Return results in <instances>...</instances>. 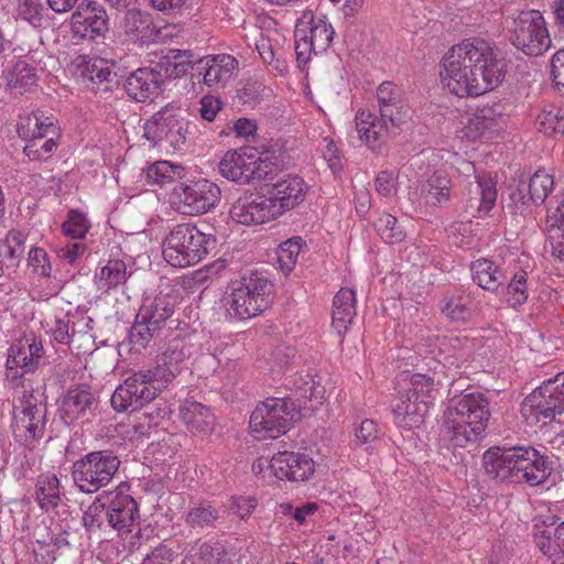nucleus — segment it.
I'll return each mask as SVG.
<instances>
[{"label": "nucleus", "instance_id": "2f4dec72", "mask_svg": "<svg viewBox=\"0 0 564 564\" xmlns=\"http://www.w3.org/2000/svg\"><path fill=\"white\" fill-rule=\"evenodd\" d=\"M185 352L178 345L169 347L158 361L156 366L150 369L165 388L172 382L182 370L185 361Z\"/></svg>", "mask_w": 564, "mask_h": 564}, {"label": "nucleus", "instance_id": "ea45409f", "mask_svg": "<svg viewBox=\"0 0 564 564\" xmlns=\"http://www.w3.org/2000/svg\"><path fill=\"white\" fill-rule=\"evenodd\" d=\"M557 528L535 533V544L552 564H564V542L557 538Z\"/></svg>", "mask_w": 564, "mask_h": 564}, {"label": "nucleus", "instance_id": "6e6d98bb", "mask_svg": "<svg viewBox=\"0 0 564 564\" xmlns=\"http://www.w3.org/2000/svg\"><path fill=\"white\" fill-rule=\"evenodd\" d=\"M184 547L180 543L175 546L171 544H160L148 554L143 564H171L173 560L184 552Z\"/></svg>", "mask_w": 564, "mask_h": 564}, {"label": "nucleus", "instance_id": "6ab92c4d", "mask_svg": "<svg viewBox=\"0 0 564 564\" xmlns=\"http://www.w3.org/2000/svg\"><path fill=\"white\" fill-rule=\"evenodd\" d=\"M305 188L304 181L297 175H284L274 183L264 185V191L274 204L279 217L304 202Z\"/></svg>", "mask_w": 564, "mask_h": 564}, {"label": "nucleus", "instance_id": "1a4fd4ad", "mask_svg": "<svg viewBox=\"0 0 564 564\" xmlns=\"http://www.w3.org/2000/svg\"><path fill=\"white\" fill-rule=\"evenodd\" d=\"M165 387L150 369L140 370L129 376L119 384L111 395V406L115 411L134 412L154 400Z\"/></svg>", "mask_w": 564, "mask_h": 564}, {"label": "nucleus", "instance_id": "cd10ccee", "mask_svg": "<svg viewBox=\"0 0 564 564\" xmlns=\"http://www.w3.org/2000/svg\"><path fill=\"white\" fill-rule=\"evenodd\" d=\"M96 403V398L87 384H78L67 390L62 400L63 417L69 422L86 415Z\"/></svg>", "mask_w": 564, "mask_h": 564}, {"label": "nucleus", "instance_id": "58836bf2", "mask_svg": "<svg viewBox=\"0 0 564 564\" xmlns=\"http://www.w3.org/2000/svg\"><path fill=\"white\" fill-rule=\"evenodd\" d=\"M536 129L547 137L564 134V108L550 106L544 108L535 119Z\"/></svg>", "mask_w": 564, "mask_h": 564}, {"label": "nucleus", "instance_id": "7ed1b4c3", "mask_svg": "<svg viewBox=\"0 0 564 564\" xmlns=\"http://www.w3.org/2000/svg\"><path fill=\"white\" fill-rule=\"evenodd\" d=\"M176 296L160 293L153 299H145L139 308L129 332L132 349L140 350L150 343L162 340L173 328Z\"/></svg>", "mask_w": 564, "mask_h": 564}, {"label": "nucleus", "instance_id": "09e8293b", "mask_svg": "<svg viewBox=\"0 0 564 564\" xmlns=\"http://www.w3.org/2000/svg\"><path fill=\"white\" fill-rule=\"evenodd\" d=\"M378 235L387 243H397L403 240L405 234L398 220L391 214L380 215L373 224Z\"/></svg>", "mask_w": 564, "mask_h": 564}, {"label": "nucleus", "instance_id": "72a5a7b5", "mask_svg": "<svg viewBox=\"0 0 564 564\" xmlns=\"http://www.w3.org/2000/svg\"><path fill=\"white\" fill-rule=\"evenodd\" d=\"M180 416L192 432H208L214 425V415L210 410L196 401H186L180 408Z\"/></svg>", "mask_w": 564, "mask_h": 564}, {"label": "nucleus", "instance_id": "e2e57ef3", "mask_svg": "<svg viewBox=\"0 0 564 564\" xmlns=\"http://www.w3.org/2000/svg\"><path fill=\"white\" fill-rule=\"evenodd\" d=\"M42 10L41 0H20L18 7L19 17L32 24L41 20Z\"/></svg>", "mask_w": 564, "mask_h": 564}, {"label": "nucleus", "instance_id": "aec40b11", "mask_svg": "<svg viewBox=\"0 0 564 564\" xmlns=\"http://www.w3.org/2000/svg\"><path fill=\"white\" fill-rule=\"evenodd\" d=\"M123 86L127 95L137 102L153 100L164 90L162 74L156 64L151 67H140L130 73Z\"/></svg>", "mask_w": 564, "mask_h": 564}, {"label": "nucleus", "instance_id": "a19ab883", "mask_svg": "<svg viewBox=\"0 0 564 564\" xmlns=\"http://www.w3.org/2000/svg\"><path fill=\"white\" fill-rule=\"evenodd\" d=\"M24 235L21 231L11 230L7 237L0 241V261L7 268L18 267L24 253Z\"/></svg>", "mask_w": 564, "mask_h": 564}, {"label": "nucleus", "instance_id": "a211bd4d", "mask_svg": "<svg viewBox=\"0 0 564 564\" xmlns=\"http://www.w3.org/2000/svg\"><path fill=\"white\" fill-rule=\"evenodd\" d=\"M512 466V484L525 482L530 486H538L543 484L550 475L546 458L531 446L516 447Z\"/></svg>", "mask_w": 564, "mask_h": 564}, {"label": "nucleus", "instance_id": "bb28decb", "mask_svg": "<svg viewBox=\"0 0 564 564\" xmlns=\"http://www.w3.org/2000/svg\"><path fill=\"white\" fill-rule=\"evenodd\" d=\"M516 447H491L482 456V465L486 474L500 481L512 484V474Z\"/></svg>", "mask_w": 564, "mask_h": 564}, {"label": "nucleus", "instance_id": "338daca9", "mask_svg": "<svg viewBox=\"0 0 564 564\" xmlns=\"http://www.w3.org/2000/svg\"><path fill=\"white\" fill-rule=\"evenodd\" d=\"M214 549L209 544H202L199 547L192 546L186 554L183 564H208L213 557Z\"/></svg>", "mask_w": 564, "mask_h": 564}, {"label": "nucleus", "instance_id": "9d476101", "mask_svg": "<svg viewBox=\"0 0 564 564\" xmlns=\"http://www.w3.org/2000/svg\"><path fill=\"white\" fill-rule=\"evenodd\" d=\"M508 29L511 44L528 56H540L551 46L545 20L538 10L519 12Z\"/></svg>", "mask_w": 564, "mask_h": 564}, {"label": "nucleus", "instance_id": "c9c22d12", "mask_svg": "<svg viewBox=\"0 0 564 564\" xmlns=\"http://www.w3.org/2000/svg\"><path fill=\"white\" fill-rule=\"evenodd\" d=\"M35 499L44 511L55 509L61 503L59 479L54 474L39 476L35 484Z\"/></svg>", "mask_w": 564, "mask_h": 564}, {"label": "nucleus", "instance_id": "f3484780", "mask_svg": "<svg viewBox=\"0 0 564 564\" xmlns=\"http://www.w3.org/2000/svg\"><path fill=\"white\" fill-rule=\"evenodd\" d=\"M77 67L85 86L102 98H108L119 86L112 65L104 58L84 56L80 57Z\"/></svg>", "mask_w": 564, "mask_h": 564}, {"label": "nucleus", "instance_id": "412c9836", "mask_svg": "<svg viewBox=\"0 0 564 564\" xmlns=\"http://www.w3.org/2000/svg\"><path fill=\"white\" fill-rule=\"evenodd\" d=\"M107 522L119 533H130L140 514L137 501L120 491H106Z\"/></svg>", "mask_w": 564, "mask_h": 564}, {"label": "nucleus", "instance_id": "423d86ee", "mask_svg": "<svg viewBox=\"0 0 564 564\" xmlns=\"http://www.w3.org/2000/svg\"><path fill=\"white\" fill-rule=\"evenodd\" d=\"M301 400L269 398L253 410L249 424L259 438H276L301 420Z\"/></svg>", "mask_w": 564, "mask_h": 564}, {"label": "nucleus", "instance_id": "a18cd8bd", "mask_svg": "<svg viewBox=\"0 0 564 564\" xmlns=\"http://www.w3.org/2000/svg\"><path fill=\"white\" fill-rule=\"evenodd\" d=\"M184 169L180 165H173L167 161H158L151 164L147 171V181L149 184L165 185L182 178Z\"/></svg>", "mask_w": 564, "mask_h": 564}, {"label": "nucleus", "instance_id": "b1692460", "mask_svg": "<svg viewBox=\"0 0 564 564\" xmlns=\"http://www.w3.org/2000/svg\"><path fill=\"white\" fill-rule=\"evenodd\" d=\"M238 61L228 54L206 56L195 63V69L203 75L207 86L226 84L234 75Z\"/></svg>", "mask_w": 564, "mask_h": 564}, {"label": "nucleus", "instance_id": "37998d69", "mask_svg": "<svg viewBox=\"0 0 564 564\" xmlns=\"http://www.w3.org/2000/svg\"><path fill=\"white\" fill-rule=\"evenodd\" d=\"M305 24L307 25L308 37L317 52H325L333 42L335 34L332 24L326 21V17L312 18L311 22Z\"/></svg>", "mask_w": 564, "mask_h": 564}, {"label": "nucleus", "instance_id": "39448f33", "mask_svg": "<svg viewBox=\"0 0 564 564\" xmlns=\"http://www.w3.org/2000/svg\"><path fill=\"white\" fill-rule=\"evenodd\" d=\"M216 239L192 223L175 225L163 240L164 260L174 268H186L202 261L215 248Z\"/></svg>", "mask_w": 564, "mask_h": 564}, {"label": "nucleus", "instance_id": "e433bc0d", "mask_svg": "<svg viewBox=\"0 0 564 564\" xmlns=\"http://www.w3.org/2000/svg\"><path fill=\"white\" fill-rule=\"evenodd\" d=\"M7 86L12 94L22 95L37 83L35 68L24 61H18L7 74Z\"/></svg>", "mask_w": 564, "mask_h": 564}, {"label": "nucleus", "instance_id": "20e7f679", "mask_svg": "<svg viewBox=\"0 0 564 564\" xmlns=\"http://www.w3.org/2000/svg\"><path fill=\"white\" fill-rule=\"evenodd\" d=\"M273 284L259 272L232 281L224 299L230 318L245 321L260 315L273 302Z\"/></svg>", "mask_w": 564, "mask_h": 564}, {"label": "nucleus", "instance_id": "f03ea898", "mask_svg": "<svg viewBox=\"0 0 564 564\" xmlns=\"http://www.w3.org/2000/svg\"><path fill=\"white\" fill-rule=\"evenodd\" d=\"M491 413L484 393L469 392L449 400L443 419V436L453 447H466L485 436Z\"/></svg>", "mask_w": 564, "mask_h": 564}, {"label": "nucleus", "instance_id": "a878e982", "mask_svg": "<svg viewBox=\"0 0 564 564\" xmlns=\"http://www.w3.org/2000/svg\"><path fill=\"white\" fill-rule=\"evenodd\" d=\"M17 132L23 140L58 135L54 118L46 116L45 112L40 109L21 115L17 123Z\"/></svg>", "mask_w": 564, "mask_h": 564}, {"label": "nucleus", "instance_id": "5fc2aeb1", "mask_svg": "<svg viewBox=\"0 0 564 564\" xmlns=\"http://www.w3.org/2000/svg\"><path fill=\"white\" fill-rule=\"evenodd\" d=\"M295 37V53L299 63H306L310 59L312 53L318 54L317 48L308 37L307 25L302 23L296 25L294 31Z\"/></svg>", "mask_w": 564, "mask_h": 564}, {"label": "nucleus", "instance_id": "774afa93", "mask_svg": "<svg viewBox=\"0 0 564 564\" xmlns=\"http://www.w3.org/2000/svg\"><path fill=\"white\" fill-rule=\"evenodd\" d=\"M551 74L558 90L564 93V48L558 50L551 59Z\"/></svg>", "mask_w": 564, "mask_h": 564}, {"label": "nucleus", "instance_id": "0e129e2a", "mask_svg": "<svg viewBox=\"0 0 564 564\" xmlns=\"http://www.w3.org/2000/svg\"><path fill=\"white\" fill-rule=\"evenodd\" d=\"M150 24L148 15L139 10H129L126 13L124 26L129 33L140 36L142 31Z\"/></svg>", "mask_w": 564, "mask_h": 564}, {"label": "nucleus", "instance_id": "864d4df0", "mask_svg": "<svg viewBox=\"0 0 564 564\" xmlns=\"http://www.w3.org/2000/svg\"><path fill=\"white\" fill-rule=\"evenodd\" d=\"M56 135H48L47 139H29V143L23 148V153L31 161H41L45 159V155H50L56 148L57 142Z\"/></svg>", "mask_w": 564, "mask_h": 564}, {"label": "nucleus", "instance_id": "680f3d73", "mask_svg": "<svg viewBox=\"0 0 564 564\" xmlns=\"http://www.w3.org/2000/svg\"><path fill=\"white\" fill-rule=\"evenodd\" d=\"M54 340L63 345H69L76 336L75 323L69 318H57L52 328Z\"/></svg>", "mask_w": 564, "mask_h": 564}, {"label": "nucleus", "instance_id": "ddd939ff", "mask_svg": "<svg viewBox=\"0 0 564 564\" xmlns=\"http://www.w3.org/2000/svg\"><path fill=\"white\" fill-rule=\"evenodd\" d=\"M46 412L45 402L36 401L32 395L26 398L22 408L14 411L12 424L14 437L26 445L41 440L45 433Z\"/></svg>", "mask_w": 564, "mask_h": 564}, {"label": "nucleus", "instance_id": "4be33fe9", "mask_svg": "<svg viewBox=\"0 0 564 564\" xmlns=\"http://www.w3.org/2000/svg\"><path fill=\"white\" fill-rule=\"evenodd\" d=\"M269 467L276 478L290 481H304L315 470V464L308 455L288 451L273 455Z\"/></svg>", "mask_w": 564, "mask_h": 564}, {"label": "nucleus", "instance_id": "c85d7f7f", "mask_svg": "<svg viewBox=\"0 0 564 564\" xmlns=\"http://www.w3.org/2000/svg\"><path fill=\"white\" fill-rule=\"evenodd\" d=\"M356 294L354 290L341 288L333 300L332 326L341 337L348 330L356 315Z\"/></svg>", "mask_w": 564, "mask_h": 564}, {"label": "nucleus", "instance_id": "bf43d9fd", "mask_svg": "<svg viewBox=\"0 0 564 564\" xmlns=\"http://www.w3.org/2000/svg\"><path fill=\"white\" fill-rule=\"evenodd\" d=\"M218 519V512L212 506H198L192 508L186 517L185 522L191 527L212 525Z\"/></svg>", "mask_w": 564, "mask_h": 564}, {"label": "nucleus", "instance_id": "13d9d810", "mask_svg": "<svg viewBox=\"0 0 564 564\" xmlns=\"http://www.w3.org/2000/svg\"><path fill=\"white\" fill-rule=\"evenodd\" d=\"M88 229V220L82 213L76 210H70L67 220L63 224L64 234L73 239L85 238Z\"/></svg>", "mask_w": 564, "mask_h": 564}, {"label": "nucleus", "instance_id": "dca6fc26", "mask_svg": "<svg viewBox=\"0 0 564 564\" xmlns=\"http://www.w3.org/2000/svg\"><path fill=\"white\" fill-rule=\"evenodd\" d=\"M72 31L82 39L94 40L109 31V17L105 8L94 0L82 1L70 19Z\"/></svg>", "mask_w": 564, "mask_h": 564}, {"label": "nucleus", "instance_id": "c756f323", "mask_svg": "<svg viewBox=\"0 0 564 564\" xmlns=\"http://www.w3.org/2000/svg\"><path fill=\"white\" fill-rule=\"evenodd\" d=\"M429 408L424 401L403 393L392 410L394 423L400 427L409 430L419 426L422 419L427 414Z\"/></svg>", "mask_w": 564, "mask_h": 564}, {"label": "nucleus", "instance_id": "8fccbe9b", "mask_svg": "<svg viewBox=\"0 0 564 564\" xmlns=\"http://www.w3.org/2000/svg\"><path fill=\"white\" fill-rule=\"evenodd\" d=\"M410 384L411 387L405 393L414 399L424 401L425 404L430 406L434 399L432 392L435 390L436 386L434 379L426 375L414 373L410 378Z\"/></svg>", "mask_w": 564, "mask_h": 564}, {"label": "nucleus", "instance_id": "4d7b16f0", "mask_svg": "<svg viewBox=\"0 0 564 564\" xmlns=\"http://www.w3.org/2000/svg\"><path fill=\"white\" fill-rule=\"evenodd\" d=\"M250 171L252 172V183L259 181L274 183L273 181L278 176V167L272 163L271 158L269 156L250 161Z\"/></svg>", "mask_w": 564, "mask_h": 564}, {"label": "nucleus", "instance_id": "de8ad7c7", "mask_svg": "<svg viewBox=\"0 0 564 564\" xmlns=\"http://www.w3.org/2000/svg\"><path fill=\"white\" fill-rule=\"evenodd\" d=\"M473 303L467 295L452 296L447 300L445 305L442 307V312L452 322H466L474 313Z\"/></svg>", "mask_w": 564, "mask_h": 564}, {"label": "nucleus", "instance_id": "7c9ffc66", "mask_svg": "<svg viewBox=\"0 0 564 564\" xmlns=\"http://www.w3.org/2000/svg\"><path fill=\"white\" fill-rule=\"evenodd\" d=\"M251 156L238 151H228L218 164L219 173L227 180L239 184L252 183L250 171Z\"/></svg>", "mask_w": 564, "mask_h": 564}, {"label": "nucleus", "instance_id": "473e14b6", "mask_svg": "<svg viewBox=\"0 0 564 564\" xmlns=\"http://www.w3.org/2000/svg\"><path fill=\"white\" fill-rule=\"evenodd\" d=\"M473 280L484 290L499 292L502 282L508 276L492 261L488 259H478L471 264Z\"/></svg>", "mask_w": 564, "mask_h": 564}, {"label": "nucleus", "instance_id": "f704fd0d", "mask_svg": "<svg viewBox=\"0 0 564 564\" xmlns=\"http://www.w3.org/2000/svg\"><path fill=\"white\" fill-rule=\"evenodd\" d=\"M421 195L426 205L443 206L451 198V180L443 172H434L421 187Z\"/></svg>", "mask_w": 564, "mask_h": 564}, {"label": "nucleus", "instance_id": "4c0bfd02", "mask_svg": "<svg viewBox=\"0 0 564 564\" xmlns=\"http://www.w3.org/2000/svg\"><path fill=\"white\" fill-rule=\"evenodd\" d=\"M498 295L502 296L511 307L522 305L528 300V273L519 270L510 280L502 282Z\"/></svg>", "mask_w": 564, "mask_h": 564}, {"label": "nucleus", "instance_id": "3c124183", "mask_svg": "<svg viewBox=\"0 0 564 564\" xmlns=\"http://www.w3.org/2000/svg\"><path fill=\"white\" fill-rule=\"evenodd\" d=\"M294 387L299 391L300 398L296 400H301L302 406L305 401L315 400L316 404L322 403L324 388L319 384H316L313 377L310 373L305 376L300 375L299 378L294 379Z\"/></svg>", "mask_w": 564, "mask_h": 564}, {"label": "nucleus", "instance_id": "c03bdc74", "mask_svg": "<svg viewBox=\"0 0 564 564\" xmlns=\"http://www.w3.org/2000/svg\"><path fill=\"white\" fill-rule=\"evenodd\" d=\"M100 290H110L122 284L127 280V265L122 260H109L96 275Z\"/></svg>", "mask_w": 564, "mask_h": 564}, {"label": "nucleus", "instance_id": "79ce46f5", "mask_svg": "<svg viewBox=\"0 0 564 564\" xmlns=\"http://www.w3.org/2000/svg\"><path fill=\"white\" fill-rule=\"evenodd\" d=\"M189 56L191 55L187 54L186 51H177L173 56H166L155 63L158 69L162 74V80L164 84L169 79L178 78L185 75L189 67H195V64L192 65L191 61L184 58Z\"/></svg>", "mask_w": 564, "mask_h": 564}, {"label": "nucleus", "instance_id": "4468645a", "mask_svg": "<svg viewBox=\"0 0 564 564\" xmlns=\"http://www.w3.org/2000/svg\"><path fill=\"white\" fill-rule=\"evenodd\" d=\"M44 348L34 334L24 335L13 343L8 350L7 371L12 379L22 378L34 372L42 364Z\"/></svg>", "mask_w": 564, "mask_h": 564}, {"label": "nucleus", "instance_id": "f257e3e1", "mask_svg": "<svg viewBox=\"0 0 564 564\" xmlns=\"http://www.w3.org/2000/svg\"><path fill=\"white\" fill-rule=\"evenodd\" d=\"M506 62L488 42L475 39L455 45L443 59L442 80L458 97L479 96L505 78Z\"/></svg>", "mask_w": 564, "mask_h": 564}, {"label": "nucleus", "instance_id": "2eb2a0df", "mask_svg": "<svg viewBox=\"0 0 564 564\" xmlns=\"http://www.w3.org/2000/svg\"><path fill=\"white\" fill-rule=\"evenodd\" d=\"M232 220L241 225H258L279 217L267 193H246L230 208Z\"/></svg>", "mask_w": 564, "mask_h": 564}, {"label": "nucleus", "instance_id": "9b49d317", "mask_svg": "<svg viewBox=\"0 0 564 564\" xmlns=\"http://www.w3.org/2000/svg\"><path fill=\"white\" fill-rule=\"evenodd\" d=\"M219 200V187L208 180L177 183L170 194L172 208L188 216L205 214L214 208Z\"/></svg>", "mask_w": 564, "mask_h": 564}, {"label": "nucleus", "instance_id": "49530a36", "mask_svg": "<svg viewBox=\"0 0 564 564\" xmlns=\"http://www.w3.org/2000/svg\"><path fill=\"white\" fill-rule=\"evenodd\" d=\"M553 177L545 171H536L529 180L527 186L528 200L534 205L542 204L553 186Z\"/></svg>", "mask_w": 564, "mask_h": 564}, {"label": "nucleus", "instance_id": "f8f14e48", "mask_svg": "<svg viewBox=\"0 0 564 564\" xmlns=\"http://www.w3.org/2000/svg\"><path fill=\"white\" fill-rule=\"evenodd\" d=\"M143 135L153 143L167 142L174 149L185 143L187 123L181 118V110L165 106L148 119L143 126Z\"/></svg>", "mask_w": 564, "mask_h": 564}, {"label": "nucleus", "instance_id": "603ef678", "mask_svg": "<svg viewBox=\"0 0 564 564\" xmlns=\"http://www.w3.org/2000/svg\"><path fill=\"white\" fill-rule=\"evenodd\" d=\"M380 120L389 128L395 129L404 123L409 118V110L404 108L402 100L393 104L379 106Z\"/></svg>", "mask_w": 564, "mask_h": 564}, {"label": "nucleus", "instance_id": "0eeeda50", "mask_svg": "<svg viewBox=\"0 0 564 564\" xmlns=\"http://www.w3.org/2000/svg\"><path fill=\"white\" fill-rule=\"evenodd\" d=\"M120 464L110 449L93 451L73 463L70 474L80 492L95 494L111 482Z\"/></svg>", "mask_w": 564, "mask_h": 564}, {"label": "nucleus", "instance_id": "69168bd1", "mask_svg": "<svg viewBox=\"0 0 564 564\" xmlns=\"http://www.w3.org/2000/svg\"><path fill=\"white\" fill-rule=\"evenodd\" d=\"M356 444L357 445H368L375 442L378 438V430L377 424L372 420H364L359 427L356 430Z\"/></svg>", "mask_w": 564, "mask_h": 564}, {"label": "nucleus", "instance_id": "6e6552de", "mask_svg": "<svg viewBox=\"0 0 564 564\" xmlns=\"http://www.w3.org/2000/svg\"><path fill=\"white\" fill-rule=\"evenodd\" d=\"M521 414L529 424L541 419L554 421L564 413V372L544 381L535 388L521 403Z\"/></svg>", "mask_w": 564, "mask_h": 564}, {"label": "nucleus", "instance_id": "5701e85b", "mask_svg": "<svg viewBox=\"0 0 564 564\" xmlns=\"http://www.w3.org/2000/svg\"><path fill=\"white\" fill-rule=\"evenodd\" d=\"M496 199V181L490 175H478L469 184L466 212L473 217H482L495 206Z\"/></svg>", "mask_w": 564, "mask_h": 564}, {"label": "nucleus", "instance_id": "393cba45", "mask_svg": "<svg viewBox=\"0 0 564 564\" xmlns=\"http://www.w3.org/2000/svg\"><path fill=\"white\" fill-rule=\"evenodd\" d=\"M355 131L373 152H380L390 129L370 111L359 110L355 118Z\"/></svg>", "mask_w": 564, "mask_h": 564}, {"label": "nucleus", "instance_id": "052dcab7", "mask_svg": "<svg viewBox=\"0 0 564 564\" xmlns=\"http://www.w3.org/2000/svg\"><path fill=\"white\" fill-rule=\"evenodd\" d=\"M29 265L33 271L42 276L50 278L52 267L47 253L42 248H32L29 252Z\"/></svg>", "mask_w": 564, "mask_h": 564}]
</instances>
